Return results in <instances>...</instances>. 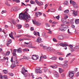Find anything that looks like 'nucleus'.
Masks as SVG:
<instances>
[{
    "label": "nucleus",
    "mask_w": 79,
    "mask_h": 79,
    "mask_svg": "<svg viewBox=\"0 0 79 79\" xmlns=\"http://www.w3.org/2000/svg\"><path fill=\"white\" fill-rule=\"evenodd\" d=\"M28 13H27V11H26L23 14L22 13L19 14V19L21 20H24V19L26 20V19L25 18H26L27 19L29 20V18H31V17L30 16V15H29V16H27V15H28Z\"/></svg>",
    "instance_id": "f257e3e1"
},
{
    "label": "nucleus",
    "mask_w": 79,
    "mask_h": 79,
    "mask_svg": "<svg viewBox=\"0 0 79 79\" xmlns=\"http://www.w3.org/2000/svg\"><path fill=\"white\" fill-rule=\"evenodd\" d=\"M61 26H63L59 28V31H62L63 32H64L65 31L66 29H67V27H64V24H61Z\"/></svg>",
    "instance_id": "f03ea898"
},
{
    "label": "nucleus",
    "mask_w": 79,
    "mask_h": 79,
    "mask_svg": "<svg viewBox=\"0 0 79 79\" xmlns=\"http://www.w3.org/2000/svg\"><path fill=\"white\" fill-rule=\"evenodd\" d=\"M59 45H60V46H62V47H66V46H68V44H63V43H60L59 44H56V47H58Z\"/></svg>",
    "instance_id": "7ed1b4c3"
},
{
    "label": "nucleus",
    "mask_w": 79,
    "mask_h": 79,
    "mask_svg": "<svg viewBox=\"0 0 79 79\" xmlns=\"http://www.w3.org/2000/svg\"><path fill=\"white\" fill-rule=\"evenodd\" d=\"M39 56L37 55H33L31 57V58L34 60H37V59L39 58Z\"/></svg>",
    "instance_id": "20e7f679"
},
{
    "label": "nucleus",
    "mask_w": 79,
    "mask_h": 79,
    "mask_svg": "<svg viewBox=\"0 0 79 79\" xmlns=\"http://www.w3.org/2000/svg\"><path fill=\"white\" fill-rule=\"evenodd\" d=\"M35 2L36 3L39 5V6H42L43 5L44 3L42 2H38L37 0H35Z\"/></svg>",
    "instance_id": "39448f33"
},
{
    "label": "nucleus",
    "mask_w": 79,
    "mask_h": 79,
    "mask_svg": "<svg viewBox=\"0 0 79 79\" xmlns=\"http://www.w3.org/2000/svg\"><path fill=\"white\" fill-rule=\"evenodd\" d=\"M54 76L56 78H58L59 77V74L58 73V72H57L56 71L54 72Z\"/></svg>",
    "instance_id": "423d86ee"
},
{
    "label": "nucleus",
    "mask_w": 79,
    "mask_h": 79,
    "mask_svg": "<svg viewBox=\"0 0 79 79\" xmlns=\"http://www.w3.org/2000/svg\"><path fill=\"white\" fill-rule=\"evenodd\" d=\"M69 77H73L74 76V73L72 72L71 71H69Z\"/></svg>",
    "instance_id": "0eeeda50"
},
{
    "label": "nucleus",
    "mask_w": 79,
    "mask_h": 79,
    "mask_svg": "<svg viewBox=\"0 0 79 79\" xmlns=\"http://www.w3.org/2000/svg\"><path fill=\"white\" fill-rule=\"evenodd\" d=\"M61 67L63 68H65V69L67 68H68V64L66 63H65L63 64H62L61 65Z\"/></svg>",
    "instance_id": "6e6552de"
},
{
    "label": "nucleus",
    "mask_w": 79,
    "mask_h": 79,
    "mask_svg": "<svg viewBox=\"0 0 79 79\" xmlns=\"http://www.w3.org/2000/svg\"><path fill=\"white\" fill-rule=\"evenodd\" d=\"M57 38L59 40H61L63 39V36L62 35H59L57 36Z\"/></svg>",
    "instance_id": "1a4fd4ad"
},
{
    "label": "nucleus",
    "mask_w": 79,
    "mask_h": 79,
    "mask_svg": "<svg viewBox=\"0 0 79 79\" xmlns=\"http://www.w3.org/2000/svg\"><path fill=\"white\" fill-rule=\"evenodd\" d=\"M36 42L38 43H41L42 41V39L40 38H38L37 39Z\"/></svg>",
    "instance_id": "9d476101"
},
{
    "label": "nucleus",
    "mask_w": 79,
    "mask_h": 79,
    "mask_svg": "<svg viewBox=\"0 0 79 79\" xmlns=\"http://www.w3.org/2000/svg\"><path fill=\"white\" fill-rule=\"evenodd\" d=\"M42 13L40 12H37L35 13L36 16V17H38V15H39L40 16H41V15H42Z\"/></svg>",
    "instance_id": "9b49d317"
},
{
    "label": "nucleus",
    "mask_w": 79,
    "mask_h": 79,
    "mask_svg": "<svg viewBox=\"0 0 79 79\" xmlns=\"http://www.w3.org/2000/svg\"><path fill=\"white\" fill-rule=\"evenodd\" d=\"M11 42H12V41L11 40L9 39V40H8V42L6 44V45H7L8 47H9V46H8L9 45H10V44H11Z\"/></svg>",
    "instance_id": "f8f14e48"
},
{
    "label": "nucleus",
    "mask_w": 79,
    "mask_h": 79,
    "mask_svg": "<svg viewBox=\"0 0 79 79\" xmlns=\"http://www.w3.org/2000/svg\"><path fill=\"white\" fill-rule=\"evenodd\" d=\"M61 21L63 23V24H66V19H62Z\"/></svg>",
    "instance_id": "ddd939ff"
},
{
    "label": "nucleus",
    "mask_w": 79,
    "mask_h": 79,
    "mask_svg": "<svg viewBox=\"0 0 79 79\" xmlns=\"http://www.w3.org/2000/svg\"><path fill=\"white\" fill-rule=\"evenodd\" d=\"M33 34L35 35H37L38 36H40V33H39V32H36L35 31H34Z\"/></svg>",
    "instance_id": "4468645a"
},
{
    "label": "nucleus",
    "mask_w": 79,
    "mask_h": 79,
    "mask_svg": "<svg viewBox=\"0 0 79 79\" xmlns=\"http://www.w3.org/2000/svg\"><path fill=\"white\" fill-rule=\"evenodd\" d=\"M40 69V67H36V69L35 70V73H38V72H37V71H39Z\"/></svg>",
    "instance_id": "2eb2a0df"
},
{
    "label": "nucleus",
    "mask_w": 79,
    "mask_h": 79,
    "mask_svg": "<svg viewBox=\"0 0 79 79\" xmlns=\"http://www.w3.org/2000/svg\"><path fill=\"white\" fill-rule=\"evenodd\" d=\"M13 63L16 64H18L19 63V60H15L13 61Z\"/></svg>",
    "instance_id": "dca6fc26"
},
{
    "label": "nucleus",
    "mask_w": 79,
    "mask_h": 79,
    "mask_svg": "<svg viewBox=\"0 0 79 79\" xmlns=\"http://www.w3.org/2000/svg\"><path fill=\"white\" fill-rule=\"evenodd\" d=\"M70 3H71V4H72V5H75L76 4V2H74V1H73L70 0Z\"/></svg>",
    "instance_id": "f3484780"
},
{
    "label": "nucleus",
    "mask_w": 79,
    "mask_h": 79,
    "mask_svg": "<svg viewBox=\"0 0 79 79\" xmlns=\"http://www.w3.org/2000/svg\"><path fill=\"white\" fill-rule=\"evenodd\" d=\"M21 50H22V49L21 48H18L17 49V52L19 53H22V51H21Z\"/></svg>",
    "instance_id": "a211bd4d"
},
{
    "label": "nucleus",
    "mask_w": 79,
    "mask_h": 79,
    "mask_svg": "<svg viewBox=\"0 0 79 79\" xmlns=\"http://www.w3.org/2000/svg\"><path fill=\"white\" fill-rule=\"evenodd\" d=\"M73 13L74 16H77V11H73Z\"/></svg>",
    "instance_id": "6ab92c4d"
},
{
    "label": "nucleus",
    "mask_w": 79,
    "mask_h": 79,
    "mask_svg": "<svg viewBox=\"0 0 79 79\" xmlns=\"http://www.w3.org/2000/svg\"><path fill=\"white\" fill-rule=\"evenodd\" d=\"M22 74H23V75L25 76L24 77H26L27 76V73H26V72H22Z\"/></svg>",
    "instance_id": "aec40b11"
},
{
    "label": "nucleus",
    "mask_w": 79,
    "mask_h": 79,
    "mask_svg": "<svg viewBox=\"0 0 79 79\" xmlns=\"http://www.w3.org/2000/svg\"><path fill=\"white\" fill-rule=\"evenodd\" d=\"M50 59H51L52 60H57V57H56L55 56H54L50 58Z\"/></svg>",
    "instance_id": "412c9836"
},
{
    "label": "nucleus",
    "mask_w": 79,
    "mask_h": 79,
    "mask_svg": "<svg viewBox=\"0 0 79 79\" xmlns=\"http://www.w3.org/2000/svg\"><path fill=\"white\" fill-rule=\"evenodd\" d=\"M16 65L15 64H13L11 65V67L12 69H13L15 67H16Z\"/></svg>",
    "instance_id": "4be33fe9"
},
{
    "label": "nucleus",
    "mask_w": 79,
    "mask_h": 79,
    "mask_svg": "<svg viewBox=\"0 0 79 79\" xmlns=\"http://www.w3.org/2000/svg\"><path fill=\"white\" fill-rule=\"evenodd\" d=\"M43 58V59H46L47 58V56H41L40 57V61L41 58Z\"/></svg>",
    "instance_id": "5701e85b"
},
{
    "label": "nucleus",
    "mask_w": 79,
    "mask_h": 79,
    "mask_svg": "<svg viewBox=\"0 0 79 79\" xmlns=\"http://www.w3.org/2000/svg\"><path fill=\"white\" fill-rule=\"evenodd\" d=\"M11 21L12 23L13 24H14V25H16V21L15 20H12Z\"/></svg>",
    "instance_id": "b1692460"
},
{
    "label": "nucleus",
    "mask_w": 79,
    "mask_h": 79,
    "mask_svg": "<svg viewBox=\"0 0 79 79\" xmlns=\"http://www.w3.org/2000/svg\"><path fill=\"white\" fill-rule=\"evenodd\" d=\"M51 67L53 68V69H56L57 68V65H55L53 66H51Z\"/></svg>",
    "instance_id": "393cba45"
},
{
    "label": "nucleus",
    "mask_w": 79,
    "mask_h": 79,
    "mask_svg": "<svg viewBox=\"0 0 79 79\" xmlns=\"http://www.w3.org/2000/svg\"><path fill=\"white\" fill-rule=\"evenodd\" d=\"M75 23L76 24H79V19H76L75 20Z\"/></svg>",
    "instance_id": "a878e982"
},
{
    "label": "nucleus",
    "mask_w": 79,
    "mask_h": 79,
    "mask_svg": "<svg viewBox=\"0 0 79 79\" xmlns=\"http://www.w3.org/2000/svg\"><path fill=\"white\" fill-rule=\"evenodd\" d=\"M10 52L8 51L6 52L5 53L6 56H9V55H10Z\"/></svg>",
    "instance_id": "bb28decb"
},
{
    "label": "nucleus",
    "mask_w": 79,
    "mask_h": 79,
    "mask_svg": "<svg viewBox=\"0 0 79 79\" xmlns=\"http://www.w3.org/2000/svg\"><path fill=\"white\" fill-rule=\"evenodd\" d=\"M47 50L48 52H51L52 51V48H51V47H49L47 48Z\"/></svg>",
    "instance_id": "cd10ccee"
},
{
    "label": "nucleus",
    "mask_w": 79,
    "mask_h": 79,
    "mask_svg": "<svg viewBox=\"0 0 79 79\" xmlns=\"http://www.w3.org/2000/svg\"><path fill=\"white\" fill-rule=\"evenodd\" d=\"M24 59L25 60H29V59H27V57L24 56H23V58L20 59V60H21L22 59L24 60Z\"/></svg>",
    "instance_id": "c85d7f7f"
},
{
    "label": "nucleus",
    "mask_w": 79,
    "mask_h": 79,
    "mask_svg": "<svg viewBox=\"0 0 79 79\" xmlns=\"http://www.w3.org/2000/svg\"><path fill=\"white\" fill-rule=\"evenodd\" d=\"M36 24L37 26H38L41 25V23L39 22H36Z\"/></svg>",
    "instance_id": "c756f323"
},
{
    "label": "nucleus",
    "mask_w": 79,
    "mask_h": 79,
    "mask_svg": "<svg viewBox=\"0 0 79 79\" xmlns=\"http://www.w3.org/2000/svg\"><path fill=\"white\" fill-rule=\"evenodd\" d=\"M74 48H75V50L76 51H77V49H79V46H76L74 47Z\"/></svg>",
    "instance_id": "7c9ffc66"
},
{
    "label": "nucleus",
    "mask_w": 79,
    "mask_h": 79,
    "mask_svg": "<svg viewBox=\"0 0 79 79\" xmlns=\"http://www.w3.org/2000/svg\"><path fill=\"white\" fill-rule=\"evenodd\" d=\"M37 72H38V73H35L36 74H37V73H39V74H41V73H42V70H38L37 71Z\"/></svg>",
    "instance_id": "2f4dec72"
},
{
    "label": "nucleus",
    "mask_w": 79,
    "mask_h": 79,
    "mask_svg": "<svg viewBox=\"0 0 79 79\" xmlns=\"http://www.w3.org/2000/svg\"><path fill=\"white\" fill-rule=\"evenodd\" d=\"M29 48H35V47L34 46H32V44H31L30 46H29Z\"/></svg>",
    "instance_id": "473e14b6"
},
{
    "label": "nucleus",
    "mask_w": 79,
    "mask_h": 79,
    "mask_svg": "<svg viewBox=\"0 0 79 79\" xmlns=\"http://www.w3.org/2000/svg\"><path fill=\"white\" fill-rule=\"evenodd\" d=\"M64 12L65 14H67V13H69V10H66L64 11Z\"/></svg>",
    "instance_id": "72a5a7b5"
},
{
    "label": "nucleus",
    "mask_w": 79,
    "mask_h": 79,
    "mask_svg": "<svg viewBox=\"0 0 79 79\" xmlns=\"http://www.w3.org/2000/svg\"><path fill=\"white\" fill-rule=\"evenodd\" d=\"M3 71L4 74H7L8 73V71L6 70H4Z\"/></svg>",
    "instance_id": "f704fd0d"
},
{
    "label": "nucleus",
    "mask_w": 79,
    "mask_h": 79,
    "mask_svg": "<svg viewBox=\"0 0 79 79\" xmlns=\"http://www.w3.org/2000/svg\"><path fill=\"white\" fill-rule=\"evenodd\" d=\"M44 72H47V70H48V69H47V67H45L44 68Z\"/></svg>",
    "instance_id": "c9c22d12"
},
{
    "label": "nucleus",
    "mask_w": 79,
    "mask_h": 79,
    "mask_svg": "<svg viewBox=\"0 0 79 79\" xmlns=\"http://www.w3.org/2000/svg\"><path fill=\"white\" fill-rule=\"evenodd\" d=\"M51 10H50V9H49L48 10V11L47 12H49V11H51V12H53V11H54V9H51Z\"/></svg>",
    "instance_id": "e433bc0d"
},
{
    "label": "nucleus",
    "mask_w": 79,
    "mask_h": 79,
    "mask_svg": "<svg viewBox=\"0 0 79 79\" xmlns=\"http://www.w3.org/2000/svg\"><path fill=\"white\" fill-rule=\"evenodd\" d=\"M64 4L66 5H68V2L67 1H66L64 2Z\"/></svg>",
    "instance_id": "4c0bfd02"
},
{
    "label": "nucleus",
    "mask_w": 79,
    "mask_h": 79,
    "mask_svg": "<svg viewBox=\"0 0 79 79\" xmlns=\"http://www.w3.org/2000/svg\"><path fill=\"white\" fill-rule=\"evenodd\" d=\"M59 60H60V61H63V58L61 57H59Z\"/></svg>",
    "instance_id": "58836bf2"
},
{
    "label": "nucleus",
    "mask_w": 79,
    "mask_h": 79,
    "mask_svg": "<svg viewBox=\"0 0 79 79\" xmlns=\"http://www.w3.org/2000/svg\"><path fill=\"white\" fill-rule=\"evenodd\" d=\"M8 74L9 75V76H11V77L13 76L14 75L13 73H8Z\"/></svg>",
    "instance_id": "ea45409f"
},
{
    "label": "nucleus",
    "mask_w": 79,
    "mask_h": 79,
    "mask_svg": "<svg viewBox=\"0 0 79 79\" xmlns=\"http://www.w3.org/2000/svg\"><path fill=\"white\" fill-rule=\"evenodd\" d=\"M70 23L72 24H73L74 23V20L73 19H71L70 20Z\"/></svg>",
    "instance_id": "a19ab883"
},
{
    "label": "nucleus",
    "mask_w": 79,
    "mask_h": 79,
    "mask_svg": "<svg viewBox=\"0 0 79 79\" xmlns=\"http://www.w3.org/2000/svg\"><path fill=\"white\" fill-rule=\"evenodd\" d=\"M18 29H20L21 28V27H22V25H21L19 24L18 26Z\"/></svg>",
    "instance_id": "79ce46f5"
},
{
    "label": "nucleus",
    "mask_w": 79,
    "mask_h": 79,
    "mask_svg": "<svg viewBox=\"0 0 79 79\" xmlns=\"http://www.w3.org/2000/svg\"><path fill=\"white\" fill-rule=\"evenodd\" d=\"M9 36L10 37H11V38L14 39V38H13V36L12 35H11V34H9Z\"/></svg>",
    "instance_id": "37998d69"
},
{
    "label": "nucleus",
    "mask_w": 79,
    "mask_h": 79,
    "mask_svg": "<svg viewBox=\"0 0 79 79\" xmlns=\"http://www.w3.org/2000/svg\"><path fill=\"white\" fill-rule=\"evenodd\" d=\"M29 26V25L27 24H26L24 26V27L27 28Z\"/></svg>",
    "instance_id": "c03bdc74"
},
{
    "label": "nucleus",
    "mask_w": 79,
    "mask_h": 79,
    "mask_svg": "<svg viewBox=\"0 0 79 79\" xmlns=\"http://www.w3.org/2000/svg\"><path fill=\"white\" fill-rule=\"evenodd\" d=\"M18 51V50L16 49H14L13 51V53H16Z\"/></svg>",
    "instance_id": "a18cd8bd"
},
{
    "label": "nucleus",
    "mask_w": 79,
    "mask_h": 79,
    "mask_svg": "<svg viewBox=\"0 0 79 79\" xmlns=\"http://www.w3.org/2000/svg\"><path fill=\"white\" fill-rule=\"evenodd\" d=\"M52 40H53V42H57V40L55 38H53Z\"/></svg>",
    "instance_id": "49530a36"
},
{
    "label": "nucleus",
    "mask_w": 79,
    "mask_h": 79,
    "mask_svg": "<svg viewBox=\"0 0 79 79\" xmlns=\"http://www.w3.org/2000/svg\"><path fill=\"white\" fill-rule=\"evenodd\" d=\"M30 3H31V4H34L35 2H34L32 0H31L30 2Z\"/></svg>",
    "instance_id": "de8ad7c7"
},
{
    "label": "nucleus",
    "mask_w": 79,
    "mask_h": 79,
    "mask_svg": "<svg viewBox=\"0 0 79 79\" xmlns=\"http://www.w3.org/2000/svg\"><path fill=\"white\" fill-rule=\"evenodd\" d=\"M5 4H6V5H7V6H10V5L9 4L8 2H5Z\"/></svg>",
    "instance_id": "09e8293b"
},
{
    "label": "nucleus",
    "mask_w": 79,
    "mask_h": 79,
    "mask_svg": "<svg viewBox=\"0 0 79 79\" xmlns=\"http://www.w3.org/2000/svg\"><path fill=\"white\" fill-rule=\"evenodd\" d=\"M59 11H62V8L61 7V6H60V7L59 8Z\"/></svg>",
    "instance_id": "8fccbe9b"
},
{
    "label": "nucleus",
    "mask_w": 79,
    "mask_h": 79,
    "mask_svg": "<svg viewBox=\"0 0 79 79\" xmlns=\"http://www.w3.org/2000/svg\"><path fill=\"white\" fill-rule=\"evenodd\" d=\"M59 71L60 72V73H61L63 72V70H62V69L61 68L59 69Z\"/></svg>",
    "instance_id": "3c124183"
},
{
    "label": "nucleus",
    "mask_w": 79,
    "mask_h": 79,
    "mask_svg": "<svg viewBox=\"0 0 79 79\" xmlns=\"http://www.w3.org/2000/svg\"><path fill=\"white\" fill-rule=\"evenodd\" d=\"M64 18V19H67V18H68V15H65Z\"/></svg>",
    "instance_id": "603ef678"
},
{
    "label": "nucleus",
    "mask_w": 79,
    "mask_h": 79,
    "mask_svg": "<svg viewBox=\"0 0 79 79\" xmlns=\"http://www.w3.org/2000/svg\"><path fill=\"white\" fill-rule=\"evenodd\" d=\"M45 24L47 27H50V25L48 23H46Z\"/></svg>",
    "instance_id": "864d4df0"
},
{
    "label": "nucleus",
    "mask_w": 79,
    "mask_h": 79,
    "mask_svg": "<svg viewBox=\"0 0 79 79\" xmlns=\"http://www.w3.org/2000/svg\"><path fill=\"white\" fill-rule=\"evenodd\" d=\"M71 26L72 29H74V28H75V26H74V25H72Z\"/></svg>",
    "instance_id": "5fc2aeb1"
},
{
    "label": "nucleus",
    "mask_w": 79,
    "mask_h": 79,
    "mask_svg": "<svg viewBox=\"0 0 79 79\" xmlns=\"http://www.w3.org/2000/svg\"><path fill=\"white\" fill-rule=\"evenodd\" d=\"M3 60H8V57H3Z\"/></svg>",
    "instance_id": "6e6d98bb"
},
{
    "label": "nucleus",
    "mask_w": 79,
    "mask_h": 79,
    "mask_svg": "<svg viewBox=\"0 0 79 79\" xmlns=\"http://www.w3.org/2000/svg\"><path fill=\"white\" fill-rule=\"evenodd\" d=\"M12 54H13V56H16V55H16V54L15 53L13 52Z\"/></svg>",
    "instance_id": "4d7b16f0"
},
{
    "label": "nucleus",
    "mask_w": 79,
    "mask_h": 79,
    "mask_svg": "<svg viewBox=\"0 0 79 79\" xmlns=\"http://www.w3.org/2000/svg\"><path fill=\"white\" fill-rule=\"evenodd\" d=\"M15 2L16 3H19L20 1L19 0H15Z\"/></svg>",
    "instance_id": "13d9d810"
},
{
    "label": "nucleus",
    "mask_w": 79,
    "mask_h": 79,
    "mask_svg": "<svg viewBox=\"0 0 79 79\" xmlns=\"http://www.w3.org/2000/svg\"><path fill=\"white\" fill-rule=\"evenodd\" d=\"M43 48L44 49V50H45V49H46V48H47V47L45 46H44L43 47Z\"/></svg>",
    "instance_id": "bf43d9fd"
},
{
    "label": "nucleus",
    "mask_w": 79,
    "mask_h": 79,
    "mask_svg": "<svg viewBox=\"0 0 79 79\" xmlns=\"http://www.w3.org/2000/svg\"><path fill=\"white\" fill-rule=\"evenodd\" d=\"M4 13H6V11L5 10H2V14H3Z\"/></svg>",
    "instance_id": "052dcab7"
},
{
    "label": "nucleus",
    "mask_w": 79,
    "mask_h": 79,
    "mask_svg": "<svg viewBox=\"0 0 79 79\" xmlns=\"http://www.w3.org/2000/svg\"><path fill=\"white\" fill-rule=\"evenodd\" d=\"M47 30H48V31H49V33L50 34H52V31H51L50 30V29H47Z\"/></svg>",
    "instance_id": "680f3d73"
},
{
    "label": "nucleus",
    "mask_w": 79,
    "mask_h": 79,
    "mask_svg": "<svg viewBox=\"0 0 79 79\" xmlns=\"http://www.w3.org/2000/svg\"><path fill=\"white\" fill-rule=\"evenodd\" d=\"M15 10V8L14 7H13L12 8L11 11H14V10Z\"/></svg>",
    "instance_id": "e2e57ef3"
},
{
    "label": "nucleus",
    "mask_w": 79,
    "mask_h": 79,
    "mask_svg": "<svg viewBox=\"0 0 79 79\" xmlns=\"http://www.w3.org/2000/svg\"><path fill=\"white\" fill-rule=\"evenodd\" d=\"M30 30H31V31H34V27H31L30 28Z\"/></svg>",
    "instance_id": "0e129e2a"
},
{
    "label": "nucleus",
    "mask_w": 79,
    "mask_h": 79,
    "mask_svg": "<svg viewBox=\"0 0 79 79\" xmlns=\"http://www.w3.org/2000/svg\"><path fill=\"white\" fill-rule=\"evenodd\" d=\"M56 18L57 19L59 20V19L60 18V15H58L57 16H56Z\"/></svg>",
    "instance_id": "69168bd1"
},
{
    "label": "nucleus",
    "mask_w": 79,
    "mask_h": 79,
    "mask_svg": "<svg viewBox=\"0 0 79 79\" xmlns=\"http://www.w3.org/2000/svg\"><path fill=\"white\" fill-rule=\"evenodd\" d=\"M68 34H71V32L69 31V29H68Z\"/></svg>",
    "instance_id": "338daca9"
},
{
    "label": "nucleus",
    "mask_w": 79,
    "mask_h": 79,
    "mask_svg": "<svg viewBox=\"0 0 79 79\" xmlns=\"http://www.w3.org/2000/svg\"><path fill=\"white\" fill-rule=\"evenodd\" d=\"M24 39H25L24 38H23L22 39H20L19 40V41H23V40H24Z\"/></svg>",
    "instance_id": "774afa93"
}]
</instances>
